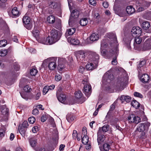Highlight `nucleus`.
I'll return each instance as SVG.
<instances>
[{
  "mask_svg": "<svg viewBox=\"0 0 151 151\" xmlns=\"http://www.w3.org/2000/svg\"><path fill=\"white\" fill-rule=\"evenodd\" d=\"M107 37L111 40L110 43V46L112 47H113V48L109 50L108 54L114 55L115 57L113 58L111 63L112 65H116L117 63V57L119 54L118 42L115 33L111 32L108 34Z\"/></svg>",
  "mask_w": 151,
  "mask_h": 151,
  "instance_id": "nucleus-1",
  "label": "nucleus"
},
{
  "mask_svg": "<svg viewBox=\"0 0 151 151\" xmlns=\"http://www.w3.org/2000/svg\"><path fill=\"white\" fill-rule=\"evenodd\" d=\"M60 34L58 33V31L53 29L50 31V44L55 43L58 40L60 37Z\"/></svg>",
  "mask_w": 151,
  "mask_h": 151,
  "instance_id": "nucleus-2",
  "label": "nucleus"
},
{
  "mask_svg": "<svg viewBox=\"0 0 151 151\" xmlns=\"http://www.w3.org/2000/svg\"><path fill=\"white\" fill-rule=\"evenodd\" d=\"M82 83L85 85L83 88V92L86 96L89 97L91 92V87L88 82V79L83 80L82 81Z\"/></svg>",
  "mask_w": 151,
  "mask_h": 151,
  "instance_id": "nucleus-3",
  "label": "nucleus"
},
{
  "mask_svg": "<svg viewBox=\"0 0 151 151\" xmlns=\"http://www.w3.org/2000/svg\"><path fill=\"white\" fill-rule=\"evenodd\" d=\"M79 14V11L76 9L72 11L68 23L69 25H73L75 22L76 19L78 18Z\"/></svg>",
  "mask_w": 151,
  "mask_h": 151,
  "instance_id": "nucleus-4",
  "label": "nucleus"
},
{
  "mask_svg": "<svg viewBox=\"0 0 151 151\" xmlns=\"http://www.w3.org/2000/svg\"><path fill=\"white\" fill-rule=\"evenodd\" d=\"M88 60L97 65L99 60V56L96 53L93 52H90L88 57Z\"/></svg>",
  "mask_w": 151,
  "mask_h": 151,
  "instance_id": "nucleus-5",
  "label": "nucleus"
},
{
  "mask_svg": "<svg viewBox=\"0 0 151 151\" xmlns=\"http://www.w3.org/2000/svg\"><path fill=\"white\" fill-rule=\"evenodd\" d=\"M150 125V123L148 122L143 123H140L137 126L136 131H138L140 132L147 130H148Z\"/></svg>",
  "mask_w": 151,
  "mask_h": 151,
  "instance_id": "nucleus-6",
  "label": "nucleus"
},
{
  "mask_svg": "<svg viewBox=\"0 0 151 151\" xmlns=\"http://www.w3.org/2000/svg\"><path fill=\"white\" fill-rule=\"evenodd\" d=\"M142 29L139 27H133L131 31V34L134 37L139 36L142 33Z\"/></svg>",
  "mask_w": 151,
  "mask_h": 151,
  "instance_id": "nucleus-7",
  "label": "nucleus"
},
{
  "mask_svg": "<svg viewBox=\"0 0 151 151\" xmlns=\"http://www.w3.org/2000/svg\"><path fill=\"white\" fill-rule=\"evenodd\" d=\"M128 120L130 123L138 124L140 121V118L138 116H135L134 114L130 115L128 117Z\"/></svg>",
  "mask_w": 151,
  "mask_h": 151,
  "instance_id": "nucleus-8",
  "label": "nucleus"
},
{
  "mask_svg": "<svg viewBox=\"0 0 151 151\" xmlns=\"http://www.w3.org/2000/svg\"><path fill=\"white\" fill-rule=\"evenodd\" d=\"M97 142L99 145H101L105 140V137L101 133V129L99 130L97 132Z\"/></svg>",
  "mask_w": 151,
  "mask_h": 151,
  "instance_id": "nucleus-9",
  "label": "nucleus"
},
{
  "mask_svg": "<svg viewBox=\"0 0 151 151\" xmlns=\"http://www.w3.org/2000/svg\"><path fill=\"white\" fill-rule=\"evenodd\" d=\"M110 71H108L107 72L104 74L103 77L104 80H106L107 82L109 83L114 79V77L113 74H109V73H109Z\"/></svg>",
  "mask_w": 151,
  "mask_h": 151,
  "instance_id": "nucleus-10",
  "label": "nucleus"
},
{
  "mask_svg": "<svg viewBox=\"0 0 151 151\" xmlns=\"http://www.w3.org/2000/svg\"><path fill=\"white\" fill-rule=\"evenodd\" d=\"M143 50L144 51L151 49V39H147L143 45Z\"/></svg>",
  "mask_w": 151,
  "mask_h": 151,
  "instance_id": "nucleus-11",
  "label": "nucleus"
},
{
  "mask_svg": "<svg viewBox=\"0 0 151 151\" xmlns=\"http://www.w3.org/2000/svg\"><path fill=\"white\" fill-rule=\"evenodd\" d=\"M31 10L29 9L27 12L24 16L23 19V22L24 24H29L30 22V19L29 17L31 16Z\"/></svg>",
  "mask_w": 151,
  "mask_h": 151,
  "instance_id": "nucleus-12",
  "label": "nucleus"
},
{
  "mask_svg": "<svg viewBox=\"0 0 151 151\" xmlns=\"http://www.w3.org/2000/svg\"><path fill=\"white\" fill-rule=\"evenodd\" d=\"M39 42L44 44H50V37H40L37 40Z\"/></svg>",
  "mask_w": 151,
  "mask_h": 151,
  "instance_id": "nucleus-13",
  "label": "nucleus"
},
{
  "mask_svg": "<svg viewBox=\"0 0 151 151\" xmlns=\"http://www.w3.org/2000/svg\"><path fill=\"white\" fill-rule=\"evenodd\" d=\"M76 58L78 61H83L85 58V53L83 51H79L77 54Z\"/></svg>",
  "mask_w": 151,
  "mask_h": 151,
  "instance_id": "nucleus-14",
  "label": "nucleus"
},
{
  "mask_svg": "<svg viewBox=\"0 0 151 151\" xmlns=\"http://www.w3.org/2000/svg\"><path fill=\"white\" fill-rule=\"evenodd\" d=\"M57 67L56 60L53 59L49 63L48 67L49 69L52 70H54Z\"/></svg>",
  "mask_w": 151,
  "mask_h": 151,
  "instance_id": "nucleus-15",
  "label": "nucleus"
},
{
  "mask_svg": "<svg viewBox=\"0 0 151 151\" xmlns=\"http://www.w3.org/2000/svg\"><path fill=\"white\" fill-rule=\"evenodd\" d=\"M30 145L32 147H35L37 142V137L36 136L32 137L29 139Z\"/></svg>",
  "mask_w": 151,
  "mask_h": 151,
  "instance_id": "nucleus-16",
  "label": "nucleus"
},
{
  "mask_svg": "<svg viewBox=\"0 0 151 151\" xmlns=\"http://www.w3.org/2000/svg\"><path fill=\"white\" fill-rule=\"evenodd\" d=\"M40 32L39 28H38L37 27H35L34 29L33 30L32 34L37 40L40 37Z\"/></svg>",
  "mask_w": 151,
  "mask_h": 151,
  "instance_id": "nucleus-17",
  "label": "nucleus"
},
{
  "mask_svg": "<svg viewBox=\"0 0 151 151\" xmlns=\"http://www.w3.org/2000/svg\"><path fill=\"white\" fill-rule=\"evenodd\" d=\"M76 30L75 28H71L67 29L65 34V37H68L69 35H73L75 32Z\"/></svg>",
  "mask_w": 151,
  "mask_h": 151,
  "instance_id": "nucleus-18",
  "label": "nucleus"
},
{
  "mask_svg": "<svg viewBox=\"0 0 151 151\" xmlns=\"http://www.w3.org/2000/svg\"><path fill=\"white\" fill-rule=\"evenodd\" d=\"M150 3L147 2H144L143 3V7H140L139 8L137 9L138 12H140L144 10L145 9H146L150 6Z\"/></svg>",
  "mask_w": 151,
  "mask_h": 151,
  "instance_id": "nucleus-19",
  "label": "nucleus"
},
{
  "mask_svg": "<svg viewBox=\"0 0 151 151\" xmlns=\"http://www.w3.org/2000/svg\"><path fill=\"white\" fill-rule=\"evenodd\" d=\"M150 79V77L148 75L144 74L141 77L140 79L141 81L144 83H146L148 82Z\"/></svg>",
  "mask_w": 151,
  "mask_h": 151,
  "instance_id": "nucleus-20",
  "label": "nucleus"
},
{
  "mask_svg": "<svg viewBox=\"0 0 151 151\" xmlns=\"http://www.w3.org/2000/svg\"><path fill=\"white\" fill-rule=\"evenodd\" d=\"M58 99L62 103H63L66 99V95L65 94H61L56 96Z\"/></svg>",
  "mask_w": 151,
  "mask_h": 151,
  "instance_id": "nucleus-21",
  "label": "nucleus"
},
{
  "mask_svg": "<svg viewBox=\"0 0 151 151\" xmlns=\"http://www.w3.org/2000/svg\"><path fill=\"white\" fill-rule=\"evenodd\" d=\"M131 98L129 96L122 95L120 98V100L122 102H124V101L127 103L131 101Z\"/></svg>",
  "mask_w": 151,
  "mask_h": 151,
  "instance_id": "nucleus-22",
  "label": "nucleus"
},
{
  "mask_svg": "<svg viewBox=\"0 0 151 151\" xmlns=\"http://www.w3.org/2000/svg\"><path fill=\"white\" fill-rule=\"evenodd\" d=\"M99 39V35L96 33H93L91 34L90 37V39L92 41H97Z\"/></svg>",
  "mask_w": 151,
  "mask_h": 151,
  "instance_id": "nucleus-23",
  "label": "nucleus"
},
{
  "mask_svg": "<svg viewBox=\"0 0 151 151\" xmlns=\"http://www.w3.org/2000/svg\"><path fill=\"white\" fill-rule=\"evenodd\" d=\"M134 8L132 6H128L126 9V11L127 13L129 15L133 14L135 12Z\"/></svg>",
  "mask_w": 151,
  "mask_h": 151,
  "instance_id": "nucleus-24",
  "label": "nucleus"
},
{
  "mask_svg": "<svg viewBox=\"0 0 151 151\" xmlns=\"http://www.w3.org/2000/svg\"><path fill=\"white\" fill-rule=\"evenodd\" d=\"M2 114L4 115L7 116L8 114L9 109L5 106H3L1 107Z\"/></svg>",
  "mask_w": 151,
  "mask_h": 151,
  "instance_id": "nucleus-25",
  "label": "nucleus"
},
{
  "mask_svg": "<svg viewBox=\"0 0 151 151\" xmlns=\"http://www.w3.org/2000/svg\"><path fill=\"white\" fill-rule=\"evenodd\" d=\"M131 40L132 38L130 37L124 38L123 39V40L125 42L128 49H130L131 48L130 43Z\"/></svg>",
  "mask_w": 151,
  "mask_h": 151,
  "instance_id": "nucleus-26",
  "label": "nucleus"
},
{
  "mask_svg": "<svg viewBox=\"0 0 151 151\" xmlns=\"http://www.w3.org/2000/svg\"><path fill=\"white\" fill-rule=\"evenodd\" d=\"M55 24L54 27L58 29H60L61 28V21L60 19H56L55 21Z\"/></svg>",
  "mask_w": 151,
  "mask_h": 151,
  "instance_id": "nucleus-27",
  "label": "nucleus"
},
{
  "mask_svg": "<svg viewBox=\"0 0 151 151\" xmlns=\"http://www.w3.org/2000/svg\"><path fill=\"white\" fill-rule=\"evenodd\" d=\"M123 86V83L120 81H118L116 83V88L119 91H122V90L124 88Z\"/></svg>",
  "mask_w": 151,
  "mask_h": 151,
  "instance_id": "nucleus-28",
  "label": "nucleus"
},
{
  "mask_svg": "<svg viewBox=\"0 0 151 151\" xmlns=\"http://www.w3.org/2000/svg\"><path fill=\"white\" fill-rule=\"evenodd\" d=\"M150 26L149 22L147 21H145L143 22L142 24V27L145 30L148 29L150 27Z\"/></svg>",
  "mask_w": 151,
  "mask_h": 151,
  "instance_id": "nucleus-29",
  "label": "nucleus"
},
{
  "mask_svg": "<svg viewBox=\"0 0 151 151\" xmlns=\"http://www.w3.org/2000/svg\"><path fill=\"white\" fill-rule=\"evenodd\" d=\"M55 17L53 15L49 16L47 18V21L49 23L53 24L55 22Z\"/></svg>",
  "mask_w": 151,
  "mask_h": 151,
  "instance_id": "nucleus-30",
  "label": "nucleus"
},
{
  "mask_svg": "<svg viewBox=\"0 0 151 151\" xmlns=\"http://www.w3.org/2000/svg\"><path fill=\"white\" fill-rule=\"evenodd\" d=\"M10 50V48L7 50H0V56L4 57L6 56Z\"/></svg>",
  "mask_w": 151,
  "mask_h": 151,
  "instance_id": "nucleus-31",
  "label": "nucleus"
},
{
  "mask_svg": "<svg viewBox=\"0 0 151 151\" xmlns=\"http://www.w3.org/2000/svg\"><path fill=\"white\" fill-rule=\"evenodd\" d=\"M135 37H136L134 39V46H136V45L140 44L142 42L141 37H140L139 36Z\"/></svg>",
  "mask_w": 151,
  "mask_h": 151,
  "instance_id": "nucleus-32",
  "label": "nucleus"
},
{
  "mask_svg": "<svg viewBox=\"0 0 151 151\" xmlns=\"http://www.w3.org/2000/svg\"><path fill=\"white\" fill-rule=\"evenodd\" d=\"M88 22L86 18H83L81 19L80 21V24L82 26H86Z\"/></svg>",
  "mask_w": 151,
  "mask_h": 151,
  "instance_id": "nucleus-33",
  "label": "nucleus"
},
{
  "mask_svg": "<svg viewBox=\"0 0 151 151\" xmlns=\"http://www.w3.org/2000/svg\"><path fill=\"white\" fill-rule=\"evenodd\" d=\"M75 117L73 115H68L66 116V119L69 122H71L75 120Z\"/></svg>",
  "mask_w": 151,
  "mask_h": 151,
  "instance_id": "nucleus-34",
  "label": "nucleus"
},
{
  "mask_svg": "<svg viewBox=\"0 0 151 151\" xmlns=\"http://www.w3.org/2000/svg\"><path fill=\"white\" fill-rule=\"evenodd\" d=\"M86 68L88 70H92L94 69V65L93 63H88L86 65Z\"/></svg>",
  "mask_w": 151,
  "mask_h": 151,
  "instance_id": "nucleus-35",
  "label": "nucleus"
},
{
  "mask_svg": "<svg viewBox=\"0 0 151 151\" xmlns=\"http://www.w3.org/2000/svg\"><path fill=\"white\" fill-rule=\"evenodd\" d=\"M101 129V133L102 131L104 132H106L109 129V125L108 124L105 125L102 128H99V130Z\"/></svg>",
  "mask_w": 151,
  "mask_h": 151,
  "instance_id": "nucleus-36",
  "label": "nucleus"
},
{
  "mask_svg": "<svg viewBox=\"0 0 151 151\" xmlns=\"http://www.w3.org/2000/svg\"><path fill=\"white\" fill-rule=\"evenodd\" d=\"M88 137L87 135L83 136L82 138V143L84 145L86 144L88 142Z\"/></svg>",
  "mask_w": 151,
  "mask_h": 151,
  "instance_id": "nucleus-37",
  "label": "nucleus"
},
{
  "mask_svg": "<svg viewBox=\"0 0 151 151\" xmlns=\"http://www.w3.org/2000/svg\"><path fill=\"white\" fill-rule=\"evenodd\" d=\"M132 106L135 108L137 109L140 106L139 103L136 100H133L132 102Z\"/></svg>",
  "mask_w": 151,
  "mask_h": 151,
  "instance_id": "nucleus-38",
  "label": "nucleus"
},
{
  "mask_svg": "<svg viewBox=\"0 0 151 151\" xmlns=\"http://www.w3.org/2000/svg\"><path fill=\"white\" fill-rule=\"evenodd\" d=\"M49 8L54 9L57 7L56 4L55 2L53 1H51L49 3Z\"/></svg>",
  "mask_w": 151,
  "mask_h": 151,
  "instance_id": "nucleus-39",
  "label": "nucleus"
},
{
  "mask_svg": "<svg viewBox=\"0 0 151 151\" xmlns=\"http://www.w3.org/2000/svg\"><path fill=\"white\" fill-rule=\"evenodd\" d=\"M12 14L14 16H17L19 14V12L17 10V8L16 7H14L12 11Z\"/></svg>",
  "mask_w": 151,
  "mask_h": 151,
  "instance_id": "nucleus-40",
  "label": "nucleus"
},
{
  "mask_svg": "<svg viewBox=\"0 0 151 151\" xmlns=\"http://www.w3.org/2000/svg\"><path fill=\"white\" fill-rule=\"evenodd\" d=\"M6 130V129L4 127H1L0 129V137L4 136Z\"/></svg>",
  "mask_w": 151,
  "mask_h": 151,
  "instance_id": "nucleus-41",
  "label": "nucleus"
},
{
  "mask_svg": "<svg viewBox=\"0 0 151 151\" xmlns=\"http://www.w3.org/2000/svg\"><path fill=\"white\" fill-rule=\"evenodd\" d=\"M75 97L78 99H80L82 96V93L80 91H78L76 92Z\"/></svg>",
  "mask_w": 151,
  "mask_h": 151,
  "instance_id": "nucleus-42",
  "label": "nucleus"
},
{
  "mask_svg": "<svg viewBox=\"0 0 151 151\" xmlns=\"http://www.w3.org/2000/svg\"><path fill=\"white\" fill-rule=\"evenodd\" d=\"M103 149L105 151H108L111 148L110 145L107 143H106L103 145Z\"/></svg>",
  "mask_w": 151,
  "mask_h": 151,
  "instance_id": "nucleus-43",
  "label": "nucleus"
},
{
  "mask_svg": "<svg viewBox=\"0 0 151 151\" xmlns=\"http://www.w3.org/2000/svg\"><path fill=\"white\" fill-rule=\"evenodd\" d=\"M37 72L36 69L34 68L30 70V73L31 75L35 76L37 73Z\"/></svg>",
  "mask_w": 151,
  "mask_h": 151,
  "instance_id": "nucleus-44",
  "label": "nucleus"
},
{
  "mask_svg": "<svg viewBox=\"0 0 151 151\" xmlns=\"http://www.w3.org/2000/svg\"><path fill=\"white\" fill-rule=\"evenodd\" d=\"M7 43V41L6 40H3L0 41V47H2L6 46Z\"/></svg>",
  "mask_w": 151,
  "mask_h": 151,
  "instance_id": "nucleus-45",
  "label": "nucleus"
},
{
  "mask_svg": "<svg viewBox=\"0 0 151 151\" xmlns=\"http://www.w3.org/2000/svg\"><path fill=\"white\" fill-rule=\"evenodd\" d=\"M62 88L60 86L58 87V90L57 91L56 95V96H58L61 94H64V93L62 91Z\"/></svg>",
  "mask_w": 151,
  "mask_h": 151,
  "instance_id": "nucleus-46",
  "label": "nucleus"
},
{
  "mask_svg": "<svg viewBox=\"0 0 151 151\" xmlns=\"http://www.w3.org/2000/svg\"><path fill=\"white\" fill-rule=\"evenodd\" d=\"M28 121L29 123L33 124L35 122V119L33 116H31L28 118Z\"/></svg>",
  "mask_w": 151,
  "mask_h": 151,
  "instance_id": "nucleus-47",
  "label": "nucleus"
},
{
  "mask_svg": "<svg viewBox=\"0 0 151 151\" xmlns=\"http://www.w3.org/2000/svg\"><path fill=\"white\" fill-rule=\"evenodd\" d=\"M70 41L74 45H77L79 43V41L78 40L73 38H72L71 39Z\"/></svg>",
  "mask_w": 151,
  "mask_h": 151,
  "instance_id": "nucleus-48",
  "label": "nucleus"
},
{
  "mask_svg": "<svg viewBox=\"0 0 151 151\" xmlns=\"http://www.w3.org/2000/svg\"><path fill=\"white\" fill-rule=\"evenodd\" d=\"M55 79L56 81H59L62 79V76L60 74H56L55 76Z\"/></svg>",
  "mask_w": 151,
  "mask_h": 151,
  "instance_id": "nucleus-49",
  "label": "nucleus"
},
{
  "mask_svg": "<svg viewBox=\"0 0 151 151\" xmlns=\"http://www.w3.org/2000/svg\"><path fill=\"white\" fill-rule=\"evenodd\" d=\"M146 61L145 60L141 61L138 65V68H140L144 65L146 63Z\"/></svg>",
  "mask_w": 151,
  "mask_h": 151,
  "instance_id": "nucleus-50",
  "label": "nucleus"
},
{
  "mask_svg": "<svg viewBox=\"0 0 151 151\" xmlns=\"http://www.w3.org/2000/svg\"><path fill=\"white\" fill-rule=\"evenodd\" d=\"M49 90L48 89V87L47 86H45L43 89V93L44 95H45L48 91Z\"/></svg>",
  "mask_w": 151,
  "mask_h": 151,
  "instance_id": "nucleus-51",
  "label": "nucleus"
},
{
  "mask_svg": "<svg viewBox=\"0 0 151 151\" xmlns=\"http://www.w3.org/2000/svg\"><path fill=\"white\" fill-rule=\"evenodd\" d=\"M134 95L136 97H138L140 98H142L143 97V96L141 94L137 92H134Z\"/></svg>",
  "mask_w": 151,
  "mask_h": 151,
  "instance_id": "nucleus-52",
  "label": "nucleus"
},
{
  "mask_svg": "<svg viewBox=\"0 0 151 151\" xmlns=\"http://www.w3.org/2000/svg\"><path fill=\"white\" fill-rule=\"evenodd\" d=\"M24 24V27L28 30L32 28V25L29 23V24Z\"/></svg>",
  "mask_w": 151,
  "mask_h": 151,
  "instance_id": "nucleus-53",
  "label": "nucleus"
},
{
  "mask_svg": "<svg viewBox=\"0 0 151 151\" xmlns=\"http://www.w3.org/2000/svg\"><path fill=\"white\" fill-rule=\"evenodd\" d=\"M30 88L28 85L24 86V90L26 92H29L30 91Z\"/></svg>",
  "mask_w": 151,
  "mask_h": 151,
  "instance_id": "nucleus-54",
  "label": "nucleus"
},
{
  "mask_svg": "<svg viewBox=\"0 0 151 151\" xmlns=\"http://www.w3.org/2000/svg\"><path fill=\"white\" fill-rule=\"evenodd\" d=\"M28 126V123L27 121H24L22 123V127L24 128H27Z\"/></svg>",
  "mask_w": 151,
  "mask_h": 151,
  "instance_id": "nucleus-55",
  "label": "nucleus"
},
{
  "mask_svg": "<svg viewBox=\"0 0 151 151\" xmlns=\"http://www.w3.org/2000/svg\"><path fill=\"white\" fill-rule=\"evenodd\" d=\"M77 136L78 133L77 131L76 130H74L73 134V138L74 139H76V137H77Z\"/></svg>",
  "mask_w": 151,
  "mask_h": 151,
  "instance_id": "nucleus-56",
  "label": "nucleus"
},
{
  "mask_svg": "<svg viewBox=\"0 0 151 151\" xmlns=\"http://www.w3.org/2000/svg\"><path fill=\"white\" fill-rule=\"evenodd\" d=\"M39 130L38 127L37 126L34 127L32 129V132L34 133H36Z\"/></svg>",
  "mask_w": 151,
  "mask_h": 151,
  "instance_id": "nucleus-57",
  "label": "nucleus"
},
{
  "mask_svg": "<svg viewBox=\"0 0 151 151\" xmlns=\"http://www.w3.org/2000/svg\"><path fill=\"white\" fill-rule=\"evenodd\" d=\"M89 3L91 5L95 6L96 4V1L94 0H89Z\"/></svg>",
  "mask_w": 151,
  "mask_h": 151,
  "instance_id": "nucleus-58",
  "label": "nucleus"
},
{
  "mask_svg": "<svg viewBox=\"0 0 151 151\" xmlns=\"http://www.w3.org/2000/svg\"><path fill=\"white\" fill-rule=\"evenodd\" d=\"M32 114L34 115H37L39 113V111L38 109H34L32 111Z\"/></svg>",
  "mask_w": 151,
  "mask_h": 151,
  "instance_id": "nucleus-59",
  "label": "nucleus"
},
{
  "mask_svg": "<svg viewBox=\"0 0 151 151\" xmlns=\"http://www.w3.org/2000/svg\"><path fill=\"white\" fill-rule=\"evenodd\" d=\"M82 135L83 136L87 135V130L85 127H83L82 129Z\"/></svg>",
  "mask_w": 151,
  "mask_h": 151,
  "instance_id": "nucleus-60",
  "label": "nucleus"
},
{
  "mask_svg": "<svg viewBox=\"0 0 151 151\" xmlns=\"http://www.w3.org/2000/svg\"><path fill=\"white\" fill-rule=\"evenodd\" d=\"M47 119V118L45 115H43L42 116L41 118V120L42 122H44Z\"/></svg>",
  "mask_w": 151,
  "mask_h": 151,
  "instance_id": "nucleus-61",
  "label": "nucleus"
},
{
  "mask_svg": "<svg viewBox=\"0 0 151 151\" xmlns=\"http://www.w3.org/2000/svg\"><path fill=\"white\" fill-rule=\"evenodd\" d=\"M19 132L21 134H24L25 133V131L24 128H21L20 129H19Z\"/></svg>",
  "mask_w": 151,
  "mask_h": 151,
  "instance_id": "nucleus-62",
  "label": "nucleus"
},
{
  "mask_svg": "<svg viewBox=\"0 0 151 151\" xmlns=\"http://www.w3.org/2000/svg\"><path fill=\"white\" fill-rule=\"evenodd\" d=\"M103 5L105 8H107L109 5L108 3L106 1H105L103 3Z\"/></svg>",
  "mask_w": 151,
  "mask_h": 151,
  "instance_id": "nucleus-63",
  "label": "nucleus"
},
{
  "mask_svg": "<svg viewBox=\"0 0 151 151\" xmlns=\"http://www.w3.org/2000/svg\"><path fill=\"white\" fill-rule=\"evenodd\" d=\"M64 68L63 65L59 64L58 66V69L59 70H62Z\"/></svg>",
  "mask_w": 151,
  "mask_h": 151,
  "instance_id": "nucleus-64",
  "label": "nucleus"
}]
</instances>
